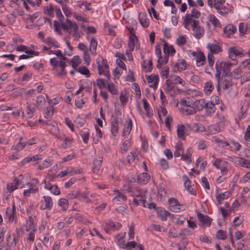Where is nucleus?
Instances as JSON below:
<instances>
[{
	"label": "nucleus",
	"instance_id": "72a5a7b5",
	"mask_svg": "<svg viewBox=\"0 0 250 250\" xmlns=\"http://www.w3.org/2000/svg\"><path fill=\"white\" fill-rule=\"evenodd\" d=\"M170 78L172 79L171 81L173 82V83L177 84L180 83L183 85H185L186 83L185 81H183L179 76H170Z\"/></svg>",
	"mask_w": 250,
	"mask_h": 250
},
{
	"label": "nucleus",
	"instance_id": "69168bd1",
	"mask_svg": "<svg viewBox=\"0 0 250 250\" xmlns=\"http://www.w3.org/2000/svg\"><path fill=\"white\" fill-rule=\"evenodd\" d=\"M196 60L199 61L200 62H206V57L204 54V53L201 51H199L198 52V55L196 57Z\"/></svg>",
	"mask_w": 250,
	"mask_h": 250
},
{
	"label": "nucleus",
	"instance_id": "7c9ffc66",
	"mask_svg": "<svg viewBox=\"0 0 250 250\" xmlns=\"http://www.w3.org/2000/svg\"><path fill=\"white\" fill-rule=\"evenodd\" d=\"M44 13L47 14L48 16L52 17L54 16V7L52 4H50L49 6L44 7Z\"/></svg>",
	"mask_w": 250,
	"mask_h": 250
},
{
	"label": "nucleus",
	"instance_id": "473e14b6",
	"mask_svg": "<svg viewBox=\"0 0 250 250\" xmlns=\"http://www.w3.org/2000/svg\"><path fill=\"white\" fill-rule=\"evenodd\" d=\"M26 145V143L19 142L16 145L13 146L11 147V149L16 150L19 152L23 149Z\"/></svg>",
	"mask_w": 250,
	"mask_h": 250
},
{
	"label": "nucleus",
	"instance_id": "c03bdc74",
	"mask_svg": "<svg viewBox=\"0 0 250 250\" xmlns=\"http://www.w3.org/2000/svg\"><path fill=\"white\" fill-rule=\"evenodd\" d=\"M80 135L83 138V141L85 143H87L89 140V133L88 131L81 130L80 131Z\"/></svg>",
	"mask_w": 250,
	"mask_h": 250
},
{
	"label": "nucleus",
	"instance_id": "338daca9",
	"mask_svg": "<svg viewBox=\"0 0 250 250\" xmlns=\"http://www.w3.org/2000/svg\"><path fill=\"white\" fill-rule=\"evenodd\" d=\"M208 61L209 66L212 67L214 63V58L212 54L209 53L208 54Z\"/></svg>",
	"mask_w": 250,
	"mask_h": 250
},
{
	"label": "nucleus",
	"instance_id": "a211bd4d",
	"mask_svg": "<svg viewBox=\"0 0 250 250\" xmlns=\"http://www.w3.org/2000/svg\"><path fill=\"white\" fill-rule=\"evenodd\" d=\"M185 126L182 124L178 125L177 128V133L178 138L185 140Z\"/></svg>",
	"mask_w": 250,
	"mask_h": 250
},
{
	"label": "nucleus",
	"instance_id": "de8ad7c7",
	"mask_svg": "<svg viewBox=\"0 0 250 250\" xmlns=\"http://www.w3.org/2000/svg\"><path fill=\"white\" fill-rule=\"evenodd\" d=\"M157 209L158 214L161 217L162 220H167V212L165 210H163L162 209H159V208H157Z\"/></svg>",
	"mask_w": 250,
	"mask_h": 250
},
{
	"label": "nucleus",
	"instance_id": "2eb2a0df",
	"mask_svg": "<svg viewBox=\"0 0 250 250\" xmlns=\"http://www.w3.org/2000/svg\"><path fill=\"white\" fill-rule=\"evenodd\" d=\"M59 66L61 67V71L56 73V75L59 77H62L63 76H66L67 75V71L65 70L66 64L65 62L60 61Z\"/></svg>",
	"mask_w": 250,
	"mask_h": 250
},
{
	"label": "nucleus",
	"instance_id": "ea45409f",
	"mask_svg": "<svg viewBox=\"0 0 250 250\" xmlns=\"http://www.w3.org/2000/svg\"><path fill=\"white\" fill-rule=\"evenodd\" d=\"M106 225L114 229H118L122 227V224L119 222L115 223L111 220H109L106 223Z\"/></svg>",
	"mask_w": 250,
	"mask_h": 250
},
{
	"label": "nucleus",
	"instance_id": "864d4df0",
	"mask_svg": "<svg viewBox=\"0 0 250 250\" xmlns=\"http://www.w3.org/2000/svg\"><path fill=\"white\" fill-rule=\"evenodd\" d=\"M193 128L196 132H204L206 130L205 127L201 124H196L193 126Z\"/></svg>",
	"mask_w": 250,
	"mask_h": 250
},
{
	"label": "nucleus",
	"instance_id": "f3484780",
	"mask_svg": "<svg viewBox=\"0 0 250 250\" xmlns=\"http://www.w3.org/2000/svg\"><path fill=\"white\" fill-rule=\"evenodd\" d=\"M125 128L124 129L123 135L126 136L129 134L132 127V123L131 119L126 121L125 124Z\"/></svg>",
	"mask_w": 250,
	"mask_h": 250
},
{
	"label": "nucleus",
	"instance_id": "4d7b16f0",
	"mask_svg": "<svg viewBox=\"0 0 250 250\" xmlns=\"http://www.w3.org/2000/svg\"><path fill=\"white\" fill-rule=\"evenodd\" d=\"M209 21L214 25L215 27H216L218 24H220L219 20L213 15L210 14L209 15Z\"/></svg>",
	"mask_w": 250,
	"mask_h": 250
},
{
	"label": "nucleus",
	"instance_id": "a18cd8bd",
	"mask_svg": "<svg viewBox=\"0 0 250 250\" xmlns=\"http://www.w3.org/2000/svg\"><path fill=\"white\" fill-rule=\"evenodd\" d=\"M188 16H189L190 18L192 19V18L198 19L201 16V13L196 9L193 8L191 10V14H187Z\"/></svg>",
	"mask_w": 250,
	"mask_h": 250
},
{
	"label": "nucleus",
	"instance_id": "39448f33",
	"mask_svg": "<svg viewBox=\"0 0 250 250\" xmlns=\"http://www.w3.org/2000/svg\"><path fill=\"white\" fill-rule=\"evenodd\" d=\"M112 119L111 122V132L114 136H115L119 131L118 117L112 116Z\"/></svg>",
	"mask_w": 250,
	"mask_h": 250
},
{
	"label": "nucleus",
	"instance_id": "7ed1b4c3",
	"mask_svg": "<svg viewBox=\"0 0 250 250\" xmlns=\"http://www.w3.org/2000/svg\"><path fill=\"white\" fill-rule=\"evenodd\" d=\"M237 63V61H235V62H231L229 61H228L224 63L222 77H224V78L230 77L232 75V72L230 71L231 66Z\"/></svg>",
	"mask_w": 250,
	"mask_h": 250
},
{
	"label": "nucleus",
	"instance_id": "412c9836",
	"mask_svg": "<svg viewBox=\"0 0 250 250\" xmlns=\"http://www.w3.org/2000/svg\"><path fill=\"white\" fill-rule=\"evenodd\" d=\"M208 47L209 48L211 54L212 55L221 52L222 51L221 47L215 44H208Z\"/></svg>",
	"mask_w": 250,
	"mask_h": 250
},
{
	"label": "nucleus",
	"instance_id": "4c0bfd02",
	"mask_svg": "<svg viewBox=\"0 0 250 250\" xmlns=\"http://www.w3.org/2000/svg\"><path fill=\"white\" fill-rule=\"evenodd\" d=\"M54 114V107L52 105L47 107L46 111L45 112L44 117L48 119L51 118Z\"/></svg>",
	"mask_w": 250,
	"mask_h": 250
},
{
	"label": "nucleus",
	"instance_id": "a878e982",
	"mask_svg": "<svg viewBox=\"0 0 250 250\" xmlns=\"http://www.w3.org/2000/svg\"><path fill=\"white\" fill-rule=\"evenodd\" d=\"M43 198L44 199L45 203L44 208H46L50 210L52 208L53 204L51 197L48 196H44Z\"/></svg>",
	"mask_w": 250,
	"mask_h": 250
},
{
	"label": "nucleus",
	"instance_id": "e433bc0d",
	"mask_svg": "<svg viewBox=\"0 0 250 250\" xmlns=\"http://www.w3.org/2000/svg\"><path fill=\"white\" fill-rule=\"evenodd\" d=\"M168 60V55H167V56H165L164 57V59H159L158 58V60L157 61V64L156 65V67L158 69H160L162 67V65L166 64L167 63Z\"/></svg>",
	"mask_w": 250,
	"mask_h": 250
},
{
	"label": "nucleus",
	"instance_id": "5fc2aeb1",
	"mask_svg": "<svg viewBox=\"0 0 250 250\" xmlns=\"http://www.w3.org/2000/svg\"><path fill=\"white\" fill-rule=\"evenodd\" d=\"M191 148L190 147L188 148L186 150V153L183 154L181 155L182 159L184 161L188 160L191 156Z\"/></svg>",
	"mask_w": 250,
	"mask_h": 250
},
{
	"label": "nucleus",
	"instance_id": "3c124183",
	"mask_svg": "<svg viewBox=\"0 0 250 250\" xmlns=\"http://www.w3.org/2000/svg\"><path fill=\"white\" fill-rule=\"evenodd\" d=\"M49 190L54 195H58L61 193L59 188L56 185L49 186Z\"/></svg>",
	"mask_w": 250,
	"mask_h": 250
},
{
	"label": "nucleus",
	"instance_id": "603ef678",
	"mask_svg": "<svg viewBox=\"0 0 250 250\" xmlns=\"http://www.w3.org/2000/svg\"><path fill=\"white\" fill-rule=\"evenodd\" d=\"M221 71L218 70V69H216V74L215 75V77L217 81V88L218 91H219L220 89V83L221 80Z\"/></svg>",
	"mask_w": 250,
	"mask_h": 250
},
{
	"label": "nucleus",
	"instance_id": "680f3d73",
	"mask_svg": "<svg viewBox=\"0 0 250 250\" xmlns=\"http://www.w3.org/2000/svg\"><path fill=\"white\" fill-rule=\"evenodd\" d=\"M187 40L185 37L183 36H180L177 39L176 43L179 45H182L186 43Z\"/></svg>",
	"mask_w": 250,
	"mask_h": 250
},
{
	"label": "nucleus",
	"instance_id": "f257e3e1",
	"mask_svg": "<svg viewBox=\"0 0 250 250\" xmlns=\"http://www.w3.org/2000/svg\"><path fill=\"white\" fill-rule=\"evenodd\" d=\"M61 26L64 30L73 29L74 33H76L78 31V27L76 23L71 22V21L68 19L66 20V23L62 22L61 24L58 21H54L55 31L58 34L62 35V33L60 28Z\"/></svg>",
	"mask_w": 250,
	"mask_h": 250
},
{
	"label": "nucleus",
	"instance_id": "c85d7f7f",
	"mask_svg": "<svg viewBox=\"0 0 250 250\" xmlns=\"http://www.w3.org/2000/svg\"><path fill=\"white\" fill-rule=\"evenodd\" d=\"M97 46V42L94 38H92L90 42L89 50L92 54H95L96 53V49Z\"/></svg>",
	"mask_w": 250,
	"mask_h": 250
},
{
	"label": "nucleus",
	"instance_id": "cd10ccee",
	"mask_svg": "<svg viewBox=\"0 0 250 250\" xmlns=\"http://www.w3.org/2000/svg\"><path fill=\"white\" fill-rule=\"evenodd\" d=\"M71 66L74 69H76L77 66L81 63V59L79 56H75L70 60Z\"/></svg>",
	"mask_w": 250,
	"mask_h": 250
},
{
	"label": "nucleus",
	"instance_id": "423d86ee",
	"mask_svg": "<svg viewBox=\"0 0 250 250\" xmlns=\"http://www.w3.org/2000/svg\"><path fill=\"white\" fill-rule=\"evenodd\" d=\"M232 161L236 164L241 166L243 167L250 168V162L244 158L239 157L232 158Z\"/></svg>",
	"mask_w": 250,
	"mask_h": 250
},
{
	"label": "nucleus",
	"instance_id": "5701e85b",
	"mask_svg": "<svg viewBox=\"0 0 250 250\" xmlns=\"http://www.w3.org/2000/svg\"><path fill=\"white\" fill-rule=\"evenodd\" d=\"M103 162V157L99 156L97 159L93 161V168L95 171H99L102 166Z\"/></svg>",
	"mask_w": 250,
	"mask_h": 250
},
{
	"label": "nucleus",
	"instance_id": "aec40b11",
	"mask_svg": "<svg viewBox=\"0 0 250 250\" xmlns=\"http://www.w3.org/2000/svg\"><path fill=\"white\" fill-rule=\"evenodd\" d=\"M139 20L140 24L144 27H147L149 25V21L146 18V15L144 14L140 13L139 14Z\"/></svg>",
	"mask_w": 250,
	"mask_h": 250
},
{
	"label": "nucleus",
	"instance_id": "20e7f679",
	"mask_svg": "<svg viewBox=\"0 0 250 250\" xmlns=\"http://www.w3.org/2000/svg\"><path fill=\"white\" fill-rule=\"evenodd\" d=\"M227 162L219 159H217L213 163V165L217 169H219L221 171L222 175L227 174Z\"/></svg>",
	"mask_w": 250,
	"mask_h": 250
},
{
	"label": "nucleus",
	"instance_id": "1a4fd4ad",
	"mask_svg": "<svg viewBox=\"0 0 250 250\" xmlns=\"http://www.w3.org/2000/svg\"><path fill=\"white\" fill-rule=\"evenodd\" d=\"M101 62L99 59L97 60L98 73L99 75H102V71L108 70L109 66L107 63V61L105 59L101 58Z\"/></svg>",
	"mask_w": 250,
	"mask_h": 250
},
{
	"label": "nucleus",
	"instance_id": "b1692460",
	"mask_svg": "<svg viewBox=\"0 0 250 250\" xmlns=\"http://www.w3.org/2000/svg\"><path fill=\"white\" fill-rule=\"evenodd\" d=\"M214 89V85L211 82L209 81L205 83L204 87V92L207 94H209L211 91Z\"/></svg>",
	"mask_w": 250,
	"mask_h": 250
},
{
	"label": "nucleus",
	"instance_id": "09e8293b",
	"mask_svg": "<svg viewBox=\"0 0 250 250\" xmlns=\"http://www.w3.org/2000/svg\"><path fill=\"white\" fill-rule=\"evenodd\" d=\"M216 237L219 239L225 240L227 238L226 231L220 229L217 231Z\"/></svg>",
	"mask_w": 250,
	"mask_h": 250
},
{
	"label": "nucleus",
	"instance_id": "4be33fe9",
	"mask_svg": "<svg viewBox=\"0 0 250 250\" xmlns=\"http://www.w3.org/2000/svg\"><path fill=\"white\" fill-rule=\"evenodd\" d=\"M205 108L207 112L211 114L215 112V104L212 101L205 103Z\"/></svg>",
	"mask_w": 250,
	"mask_h": 250
},
{
	"label": "nucleus",
	"instance_id": "a19ab883",
	"mask_svg": "<svg viewBox=\"0 0 250 250\" xmlns=\"http://www.w3.org/2000/svg\"><path fill=\"white\" fill-rule=\"evenodd\" d=\"M142 102L143 103L144 108L146 112V116L147 117H149L150 114L151 108L146 99H143L142 100Z\"/></svg>",
	"mask_w": 250,
	"mask_h": 250
},
{
	"label": "nucleus",
	"instance_id": "9b49d317",
	"mask_svg": "<svg viewBox=\"0 0 250 250\" xmlns=\"http://www.w3.org/2000/svg\"><path fill=\"white\" fill-rule=\"evenodd\" d=\"M21 183V181L15 178L12 183H8L6 185V188L10 193L12 192L15 189L18 188L19 185Z\"/></svg>",
	"mask_w": 250,
	"mask_h": 250
},
{
	"label": "nucleus",
	"instance_id": "f03ea898",
	"mask_svg": "<svg viewBox=\"0 0 250 250\" xmlns=\"http://www.w3.org/2000/svg\"><path fill=\"white\" fill-rule=\"evenodd\" d=\"M229 58L231 59L232 61L235 62L236 57L237 56L242 57L244 56L243 53V50L242 48L237 46H231L229 49Z\"/></svg>",
	"mask_w": 250,
	"mask_h": 250
},
{
	"label": "nucleus",
	"instance_id": "8fccbe9b",
	"mask_svg": "<svg viewBox=\"0 0 250 250\" xmlns=\"http://www.w3.org/2000/svg\"><path fill=\"white\" fill-rule=\"evenodd\" d=\"M97 85L100 89H101L102 87L106 88L107 83L105 82V80L98 79L97 80Z\"/></svg>",
	"mask_w": 250,
	"mask_h": 250
},
{
	"label": "nucleus",
	"instance_id": "6e6552de",
	"mask_svg": "<svg viewBox=\"0 0 250 250\" xmlns=\"http://www.w3.org/2000/svg\"><path fill=\"white\" fill-rule=\"evenodd\" d=\"M163 51L165 54V56H167V55L168 58H169V55L171 56H173L176 52L175 49L173 46L171 45H169L166 42H165L164 44Z\"/></svg>",
	"mask_w": 250,
	"mask_h": 250
},
{
	"label": "nucleus",
	"instance_id": "052dcab7",
	"mask_svg": "<svg viewBox=\"0 0 250 250\" xmlns=\"http://www.w3.org/2000/svg\"><path fill=\"white\" fill-rule=\"evenodd\" d=\"M215 141L218 144V145L222 147H225L226 146H228L229 144L223 140H221L219 138H215Z\"/></svg>",
	"mask_w": 250,
	"mask_h": 250
},
{
	"label": "nucleus",
	"instance_id": "9d476101",
	"mask_svg": "<svg viewBox=\"0 0 250 250\" xmlns=\"http://www.w3.org/2000/svg\"><path fill=\"white\" fill-rule=\"evenodd\" d=\"M150 180V176L146 172H143L137 176V182L141 185L146 184Z\"/></svg>",
	"mask_w": 250,
	"mask_h": 250
},
{
	"label": "nucleus",
	"instance_id": "49530a36",
	"mask_svg": "<svg viewBox=\"0 0 250 250\" xmlns=\"http://www.w3.org/2000/svg\"><path fill=\"white\" fill-rule=\"evenodd\" d=\"M250 81V72H246L241 76V83L243 84L244 83Z\"/></svg>",
	"mask_w": 250,
	"mask_h": 250
},
{
	"label": "nucleus",
	"instance_id": "393cba45",
	"mask_svg": "<svg viewBox=\"0 0 250 250\" xmlns=\"http://www.w3.org/2000/svg\"><path fill=\"white\" fill-rule=\"evenodd\" d=\"M193 31V35L197 39H200L203 36L204 33V28L200 26H199L197 28H196Z\"/></svg>",
	"mask_w": 250,
	"mask_h": 250
},
{
	"label": "nucleus",
	"instance_id": "2f4dec72",
	"mask_svg": "<svg viewBox=\"0 0 250 250\" xmlns=\"http://www.w3.org/2000/svg\"><path fill=\"white\" fill-rule=\"evenodd\" d=\"M45 42L49 45H52L56 48L60 47L59 42L52 37H48L45 40Z\"/></svg>",
	"mask_w": 250,
	"mask_h": 250
},
{
	"label": "nucleus",
	"instance_id": "58836bf2",
	"mask_svg": "<svg viewBox=\"0 0 250 250\" xmlns=\"http://www.w3.org/2000/svg\"><path fill=\"white\" fill-rule=\"evenodd\" d=\"M59 206L62 207L63 210H66L68 207V203L67 200L64 198L60 199L58 203Z\"/></svg>",
	"mask_w": 250,
	"mask_h": 250
},
{
	"label": "nucleus",
	"instance_id": "dca6fc26",
	"mask_svg": "<svg viewBox=\"0 0 250 250\" xmlns=\"http://www.w3.org/2000/svg\"><path fill=\"white\" fill-rule=\"evenodd\" d=\"M236 30V28L231 24H228L223 29L224 33L226 34L228 37L230 35L234 33Z\"/></svg>",
	"mask_w": 250,
	"mask_h": 250
},
{
	"label": "nucleus",
	"instance_id": "0e129e2a",
	"mask_svg": "<svg viewBox=\"0 0 250 250\" xmlns=\"http://www.w3.org/2000/svg\"><path fill=\"white\" fill-rule=\"evenodd\" d=\"M241 69L238 67L235 69L233 72H232V75H233V77L235 79H238L239 78V76L241 73Z\"/></svg>",
	"mask_w": 250,
	"mask_h": 250
},
{
	"label": "nucleus",
	"instance_id": "6e6d98bb",
	"mask_svg": "<svg viewBox=\"0 0 250 250\" xmlns=\"http://www.w3.org/2000/svg\"><path fill=\"white\" fill-rule=\"evenodd\" d=\"M129 142L127 140L125 141L123 144L122 146H121V150H120V152L122 154L124 153L126 151H127L129 146Z\"/></svg>",
	"mask_w": 250,
	"mask_h": 250
},
{
	"label": "nucleus",
	"instance_id": "ddd939ff",
	"mask_svg": "<svg viewBox=\"0 0 250 250\" xmlns=\"http://www.w3.org/2000/svg\"><path fill=\"white\" fill-rule=\"evenodd\" d=\"M6 213L9 216V220L10 222H12L15 218L16 217V210L15 204L12 205V209L10 208H7L6 210Z\"/></svg>",
	"mask_w": 250,
	"mask_h": 250
},
{
	"label": "nucleus",
	"instance_id": "6ab92c4d",
	"mask_svg": "<svg viewBox=\"0 0 250 250\" xmlns=\"http://www.w3.org/2000/svg\"><path fill=\"white\" fill-rule=\"evenodd\" d=\"M138 41L136 36L135 34H132L129 37L128 46L129 48L130 51H133L135 46V41Z\"/></svg>",
	"mask_w": 250,
	"mask_h": 250
},
{
	"label": "nucleus",
	"instance_id": "c9c22d12",
	"mask_svg": "<svg viewBox=\"0 0 250 250\" xmlns=\"http://www.w3.org/2000/svg\"><path fill=\"white\" fill-rule=\"evenodd\" d=\"M248 28L249 27L247 24L241 22L239 25V31L240 35H244L248 31Z\"/></svg>",
	"mask_w": 250,
	"mask_h": 250
},
{
	"label": "nucleus",
	"instance_id": "c756f323",
	"mask_svg": "<svg viewBox=\"0 0 250 250\" xmlns=\"http://www.w3.org/2000/svg\"><path fill=\"white\" fill-rule=\"evenodd\" d=\"M76 70L82 74L85 75L86 77H89L90 76L89 70L85 66H81Z\"/></svg>",
	"mask_w": 250,
	"mask_h": 250
},
{
	"label": "nucleus",
	"instance_id": "0eeeda50",
	"mask_svg": "<svg viewBox=\"0 0 250 250\" xmlns=\"http://www.w3.org/2000/svg\"><path fill=\"white\" fill-rule=\"evenodd\" d=\"M197 218L203 227L205 225L210 226L211 225L212 219L209 216H205L201 213H198L197 214Z\"/></svg>",
	"mask_w": 250,
	"mask_h": 250
},
{
	"label": "nucleus",
	"instance_id": "f8f14e48",
	"mask_svg": "<svg viewBox=\"0 0 250 250\" xmlns=\"http://www.w3.org/2000/svg\"><path fill=\"white\" fill-rule=\"evenodd\" d=\"M185 180L184 186L187 190L191 194L196 195V192L193 190L191 185V181L189 180L188 177L186 175L183 176Z\"/></svg>",
	"mask_w": 250,
	"mask_h": 250
},
{
	"label": "nucleus",
	"instance_id": "79ce46f5",
	"mask_svg": "<svg viewBox=\"0 0 250 250\" xmlns=\"http://www.w3.org/2000/svg\"><path fill=\"white\" fill-rule=\"evenodd\" d=\"M105 88L107 89L109 92L113 95L116 94L117 93L118 90L115 87L113 83L109 84L108 82V83H107L106 88Z\"/></svg>",
	"mask_w": 250,
	"mask_h": 250
},
{
	"label": "nucleus",
	"instance_id": "bb28decb",
	"mask_svg": "<svg viewBox=\"0 0 250 250\" xmlns=\"http://www.w3.org/2000/svg\"><path fill=\"white\" fill-rule=\"evenodd\" d=\"M41 158L38 155H36L34 156H28L26 158H25L22 161L21 163L22 165H24L25 163L30 162V161H36L37 160H41Z\"/></svg>",
	"mask_w": 250,
	"mask_h": 250
},
{
	"label": "nucleus",
	"instance_id": "e2e57ef3",
	"mask_svg": "<svg viewBox=\"0 0 250 250\" xmlns=\"http://www.w3.org/2000/svg\"><path fill=\"white\" fill-rule=\"evenodd\" d=\"M156 80L159 81V76L158 75L152 74L147 78V83H152V82H153L154 81L155 82Z\"/></svg>",
	"mask_w": 250,
	"mask_h": 250
},
{
	"label": "nucleus",
	"instance_id": "774afa93",
	"mask_svg": "<svg viewBox=\"0 0 250 250\" xmlns=\"http://www.w3.org/2000/svg\"><path fill=\"white\" fill-rule=\"evenodd\" d=\"M126 196L122 193L118 195V196H116L113 199L114 200L119 201L121 202L126 201Z\"/></svg>",
	"mask_w": 250,
	"mask_h": 250
},
{
	"label": "nucleus",
	"instance_id": "f704fd0d",
	"mask_svg": "<svg viewBox=\"0 0 250 250\" xmlns=\"http://www.w3.org/2000/svg\"><path fill=\"white\" fill-rule=\"evenodd\" d=\"M127 94V91L125 90H124L123 92H122L120 96V100L123 105H125L126 104L127 102L128 97L126 96Z\"/></svg>",
	"mask_w": 250,
	"mask_h": 250
},
{
	"label": "nucleus",
	"instance_id": "13d9d810",
	"mask_svg": "<svg viewBox=\"0 0 250 250\" xmlns=\"http://www.w3.org/2000/svg\"><path fill=\"white\" fill-rule=\"evenodd\" d=\"M83 60L85 63L88 65L90 64L91 59L89 54L86 51H84L83 53Z\"/></svg>",
	"mask_w": 250,
	"mask_h": 250
},
{
	"label": "nucleus",
	"instance_id": "37998d69",
	"mask_svg": "<svg viewBox=\"0 0 250 250\" xmlns=\"http://www.w3.org/2000/svg\"><path fill=\"white\" fill-rule=\"evenodd\" d=\"M27 185H29L30 188L29 189L24 191L23 194L24 196H29L31 193H35L38 191V188H33L31 187V186L32 185V184L28 183Z\"/></svg>",
	"mask_w": 250,
	"mask_h": 250
},
{
	"label": "nucleus",
	"instance_id": "bf43d9fd",
	"mask_svg": "<svg viewBox=\"0 0 250 250\" xmlns=\"http://www.w3.org/2000/svg\"><path fill=\"white\" fill-rule=\"evenodd\" d=\"M146 202V198L145 197V195H143L142 196H140L139 197H138L137 198H134L133 200V203L136 205L138 206L139 205L140 203H141L142 202Z\"/></svg>",
	"mask_w": 250,
	"mask_h": 250
},
{
	"label": "nucleus",
	"instance_id": "4468645a",
	"mask_svg": "<svg viewBox=\"0 0 250 250\" xmlns=\"http://www.w3.org/2000/svg\"><path fill=\"white\" fill-rule=\"evenodd\" d=\"M206 101L205 99L196 100L193 104V108L196 110L201 111L205 108Z\"/></svg>",
	"mask_w": 250,
	"mask_h": 250
}]
</instances>
